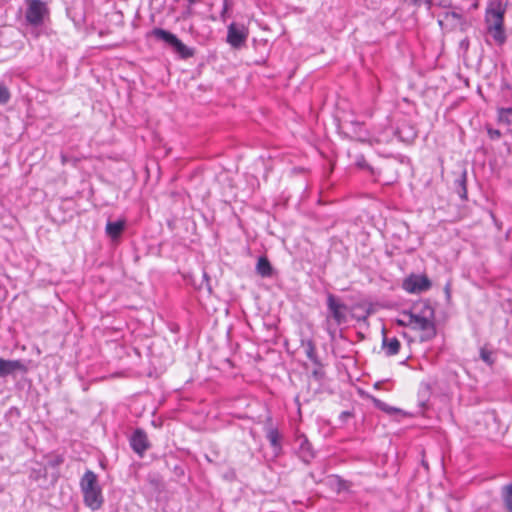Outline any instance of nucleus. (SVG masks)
I'll return each instance as SVG.
<instances>
[{"label": "nucleus", "instance_id": "obj_4", "mask_svg": "<svg viewBox=\"0 0 512 512\" xmlns=\"http://www.w3.org/2000/svg\"><path fill=\"white\" fill-rule=\"evenodd\" d=\"M25 21L32 27H40L49 15V8L42 0H26Z\"/></svg>", "mask_w": 512, "mask_h": 512}, {"label": "nucleus", "instance_id": "obj_35", "mask_svg": "<svg viewBox=\"0 0 512 512\" xmlns=\"http://www.w3.org/2000/svg\"><path fill=\"white\" fill-rule=\"evenodd\" d=\"M191 15H192V10H191V8H188L187 11L184 13V18L189 17Z\"/></svg>", "mask_w": 512, "mask_h": 512}, {"label": "nucleus", "instance_id": "obj_2", "mask_svg": "<svg viewBox=\"0 0 512 512\" xmlns=\"http://www.w3.org/2000/svg\"><path fill=\"white\" fill-rule=\"evenodd\" d=\"M79 486L85 506L92 511L99 510L103 506L104 497L96 473L86 470L80 479Z\"/></svg>", "mask_w": 512, "mask_h": 512}, {"label": "nucleus", "instance_id": "obj_25", "mask_svg": "<svg viewBox=\"0 0 512 512\" xmlns=\"http://www.w3.org/2000/svg\"><path fill=\"white\" fill-rule=\"evenodd\" d=\"M11 97L10 91L7 86L0 82V105H4L9 102Z\"/></svg>", "mask_w": 512, "mask_h": 512}, {"label": "nucleus", "instance_id": "obj_15", "mask_svg": "<svg viewBox=\"0 0 512 512\" xmlns=\"http://www.w3.org/2000/svg\"><path fill=\"white\" fill-rule=\"evenodd\" d=\"M454 191L462 200H467V172L463 170L454 180Z\"/></svg>", "mask_w": 512, "mask_h": 512}, {"label": "nucleus", "instance_id": "obj_21", "mask_svg": "<svg viewBox=\"0 0 512 512\" xmlns=\"http://www.w3.org/2000/svg\"><path fill=\"white\" fill-rule=\"evenodd\" d=\"M501 497L505 510L507 512H512V483L502 487Z\"/></svg>", "mask_w": 512, "mask_h": 512}, {"label": "nucleus", "instance_id": "obj_34", "mask_svg": "<svg viewBox=\"0 0 512 512\" xmlns=\"http://www.w3.org/2000/svg\"><path fill=\"white\" fill-rule=\"evenodd\" d=\"M461 47L467 49L469 46V40L467 38L463 39L460 43Z\"/></svg>", "mask_w": 512, "mask_h": 512}, {"label": "nucleus", "instance_id": "obj_20", "mask_svg": "<svg viewBox=\"0 0 512 512\" xmlns=\"http://www.w3.org/2000/svg\"><path fill=\"white\" fill-rule=\"evenodd\" d=\"M303 347L305 349V354L309 360H311L316 366H321V362L316 353V347L312 340H307L303 342Z\"/></svg>", "mask_w": 512, "mask_h": 512}, {"label": "nucleus", "instance_id": "obj_24", "mask_svg": "<svg viewBox=\"0 0 512 512\" xmlns=\"http://www.w3.org/2000/svg\"><path fill=\"white\" fill-rule=\"evenodd\" d=\"M372 401L376 408H378L379 410L384 411L390 415H392L396 412H400V409L391 407L387 403H385L382 400L377 399L375 397L372 398Z\"/></svg>", "mask_w": 512, "mask_h": 512}, {"label": "nucleus", "instance_id": "obj_16", "mask_svg": "<svg viewBox=\"0 0 512 512\" xmlns=\"http://www.w3.org/2000/svg\"><path fill=\"white\" fill-rule=\"evenodd\" d=\"M479 357L489 367H492L496 362V353L489 344H484L480 347Z\"/></svg>", "mask_w": 512, "mask_h": 512}, {"label": "nucleus", "instance_id": "obj_17", "mask_svg": "<svg viewBox=\"0 0 512 512\" xmlns=\"http://www.w3.org/2000/svg\"><path fill=\"white\" fill-rule=\"evenodd\" d=\"M256 272L261 277H271L273 274V268L268 258L265 256L259 257L256 265Z\"/></svg>", "mask_w": 512, "mask_h": 512}, {"label": "nucleus", "instance_id": "obj_33", "mask_svg": "<svg viewBox=\"0 0 512 512\" xmlns=\"http://www.w3.org/2000/svg\"><path fill=\"white\" fill-rule=\"evenodd\" d=\"M60 158H61V163H62L63 165H65V164H67V163H69V162H70V158H69L66 154H64V153H62V154L60 155Z\"/></svg>", "mask_w": 512, "mask_h": 512}, {"label": "nucleus", "instance_id": "obj_30", "mask_svg": "<svg viewBox=\"0 0 512 512\" xmlns=\"http://www.w3.org/2000/svg\"><path fill=\"white\" fill-rule=\"evenodd\" d=\"M356 165L360 168H363V169H369V170H372V168L370 167V165L366 162L365 158L363 155H360L359 157H357L356 159Z\"/></svg>", "mask_w": 512, "mask_h": 512}, {"label": "nucleus", "instance_id": "obj_37", "mask_svg": "<svg viewBox=\"0 0 512 512\" xmlns=\"http://www.w3.org/2000/svg\"><path fill=\"white\" fill-rule=\"evenodd\" d=\"M352 125L356 126V127H360L361 126V124L359 122H352Z\"/></svg>", "mask_w": 512, "mask_h": 512}, {"label": "nucleus", "instance_id": "obj_38", "mask_svg": "<svg viewBox=\"0 0 512 512\" xmlns=\"http://www.w3.org/2000/svg\"><path fill=\"white\" fill-rule=\"evenodd\" d=\"M445 292H447V294H449V286H446Z\"/></svg>", "mask_w": 512, "mask_h": 512}, {"label": "nucleus", "instance_id": "obj_11", "mask_svg": "<svg viewBox=\"0 0 512 512\" xmlns=\"http://www.w3.org/2000/svg\"><path fill=\"white\" fill-rule=\"evenodd\" d=\"M399 2L408 7L420 8L424 6L427 10L432 9L434 6H438L441 8H450L451 1L450 0H399Z\"/></svg>", "mask_w": 512, "mask_h": 512}, {"label": "nucleus", "instance_id": "obj_12", "mask_svg": "<svg viewBox=\"0 0 512 512\" xmlns=\"http://www.w3.org/2000/svg\"><path fill=\"white\" fill-rule=\"evenodd\" d=\"M382 344L381 348L384 351L385 355L388 357L397 355L401 348V343L396 337L388 338L386 336L385 328L382 329Z\"/></svg>", "mask_w": 512, "mask_h": 512}, {"label": "nucleus", "instance_id": "obj_3", "mask_svg": "<svg viewBox=\"0 0 512 512\" xmlns=\"http://www.w3.org/2000/svg\"><path fill=\"white\" fill-rule=\"evenodd\" d=\"M150 35L156 40L164 42L181 59H188L195 55V50L186 46L175 34L162 28H154Z\"/></svg>", "mask_w": 512, "mask_h": 512}, {"label": "nucleus", "instance_id": "obj_10", "mask_svg": "<svg viewBox=\"0 0 512 512\" xmlns=\"http://www.w3.org/2000/svg\"><path fill=\"white\" fill-rule=\"evenodd\" d=\"M15 372H27V366L22 360H6L0 357V378L13 375Z\"/></svg>", "mask_w": 512, "mask_h": 512}, {"label": "nucleus", "instance_id": "obj_31", "mask_svg": "<svg viewBox=\"0 0 512 512\" xmlns=\"http://www.w3.org/2000/svg\"><path fill=\"white\" fill-rule=\"evenodd\" d=\"M64 462V458L62 455L55 456L52 460L49 461V465L51 467H58Z\"/></svg>", "mask_w": 512, "mask_h": 512}, {"label": "nucleus", "instance_id": "obj_5", "mask_svg": "<svg viewBox=\"0 0 512 512\" xmlns=\"http://www.w3.org/2000/svg\"><path fill=\"white\" fill-rule=\"evenodd\" d=\"M248 35V29L244 25L233 22L228 26L226 41L232 48L239 49L245 45Z\"/></svg>", "mask_w": 512, "mask_h": 512}, {"label": "nucleus", "instance_id": "obj_36", "mask_svg": "<svg viewBox=\"0 0 512 512\" xmlns=\"http://www.w3.org/2000/svg\"><path fill=\"white\" fill-rule=\"evenodd\" d=\"M201 0H187L188 4L191 6L197 2H200Z\"/></svg>", "mask_w": 512, "mask_h": 512}, {"label": "nucleus", "instance_id": "obj_26", "mask_svg": "<svg viewBox=\"0 0 512 512\" xmlns=\"http://www.w3.org/2000/svg\"><path fill=\"white\" fill-rule=\"evenodd\" d=\"M336 478V491L340 493L341 491H348L350 489V482L344 480L340 476H335Z\"/></svg>", "mask_w": 512, "mask_h": 512}, {"label": "nucleus", "instance_id": "obj_9", "mask_svg": "<svg viewBox=\"0 0 512 512\" xmlns=\"http://www.w3.org/2000/svg\"><path fill=\"white\" fill-rule=\"evenodd\" d=\"M129 442L132 450L140 457H142L151 446L146 432L141 428H137L132 433Z\"/></svg>", "mask_w": 512, "mask_h": 512}, {"label": "nucleus", "instance_id": "obj_18", "mask_svg": "<svg viewBox=\"0 0 512 512\" xmlns=\"http://www.w3.org/2000/svg\"><path fill=\"white\" fill-rule=\"evenodd\" d=\"M266 438L270 443V446L276 451L281 449L282 436L277 428L270 426L266 432Z\"/></svg>", "mask_w": 512, "mask_h": 512}, {"label": "nucleus", "instance_id": "obj_29", "mask_svg": "<svg viewBox=\"0 0 512 512\" xmlns=\"http://www.w3.org/2000/svg\"><path fill=\"white\" fill-rule=\"evenodd\" d=\"M312 376L317 380V381H321L324 376H325V372L323 371L322 369V365L321 366H317V368H315L313 371H312Z\"/></svg>", "mask_w": 512, "mask_h": 512}, {"label": "nucleus", "instance_id": "obj_14", "mask_svg": "<svg viewBox=\"0 0 512 512\" xmlns=\"http://www.w3.org/2000/svg\"><path fill=\"white\" fill-rule=\"evenodd\" d=\"M463 21V17L456 11H445L442 13L441 18L438 19V24L443 27L444 24H449L452 27L460 25Z\"/></svg>", "mask_w": 512, "mask_h": 512}, {"label": "nucleus", "instance_id": "obj_23", "mask_svg": "<svg viewBox=\"0 0 512 512\" xmlns=\"http://www.w3.org/2000/svg\"><path fill=\"white\" fill-rule=\"evenodd\" d=\"M497 119L499 123L510 125L512 124V107L498 108Z\"/></svg>", "mask_w": 512, "mask_h": 512}, {"label": "nucleus", "instance_id": "obj_1", "mask_svg": "<svg viewBox=\"0 0 512 512\" xmlns=\"http://www.w3.org/2000/svg\"><path fill=\"white\" fill-rule=\"evenodd\" d=\"M507 3L502 0H491L485 9L484 25L486 31V43L502 47L508 39L505 27V14Z\"/></svg>", "mask_w": 512, "mask_h": 512}, {"label": "nucleus", "instance_id": "obj_28", "mask_svg": "<svg viewBox=\"0 0 512 512\" xmlns=\"http://www.w3.org/2000/svg\"><path fill=\"white\" fill-rule=\"evenodd\" d=\"M487 133L491 140H498L502 136L500 130L491 127L487 128Z\"/></svg>", "mask_w": 512, "mask_h": 512}, {"label": "nucleus", "instance_id": "obj_22", "mask_svg": "<svg viewBox=\"0 0 512 512\" xmlns=\"http://www.w3.org/2000/svg\"><path fill=\"white\" fill-rule=\"evenodd\" d=\"M299 449H300V452L302 454L303 459L306 462H309L310 459H312L314 457V453H313V450H312V445H311V443L308 441V439L306 437H304L301 440Z\"/></svg>", "mask_w": 512, "mask_h": 512}, {"label": "nucleus", "instance_id": "obj_7", "mask_svg": "<svg viewBox=\"0 0 512 512\" xmlns=\"http://www.w3.org/2000/svg\"><path fill=\"white\" fill-rule=\"evenodd\" d=\"M403 289L409 293H421L431 287V281L426 275L411 274L403 281Z\"/></svg>", "mask_w": 512, "mask_h": 512}, {"label": "nucleus", "instance_id": "obj_32", "mask_svg": "<svg viewBox=\"0 0 512 512\" xmlns=\"http://www.w3.org/2000/svg\"><path fill=\"white\" fill-rule=\"evenodd\" d=\"M352 412L350 411H343L341 412L340 416H339V419L342 421V422H345L348 418L352 417Z\"/></svg>", "mask_w": 512, "mask_h": 512}, {"label": "nucleus", "instance_id": "obj_19", "mask_svg": "<svg viewBox=\"0 0 512 512\" xmlns=\"http://www.w3.org/2000/svg\"><path fill=\"white\" fill-rule=\"evenodd\" d=\"M419 311L416 313H410V316L415 317H427L435 318V311L428 301H422L419 303Z\"/></svg>", "mask_w": 512, "mask_h": 512}, {"label": "nucleus", "instance_id": "obj_8", "mask_svg": "<svg viewBox=\"0 0 512 512\" xmlns=\"http://www.w3.org/2000/svg\"><path fill=\"white\" fill-rule=\"evenodd\" d=\"M410 322L422 331L421 341H429L436 336L435 318L410 316Z\"/></svg>", "mask_w": 512, "mask_h": 512}, {"label": "nucleus", "instance_id": "obj_6", "mask_svg": "<svg viewBox=\"0 0 512 512\" xmlns=\"http://www.w3.org/2000/svg\"><path fill=\"white\" fill-rule=\"evenodd\" d=\"M327 309L335 324L341 325L346 322L347 307L332 293L327 295Z\"/></svg>", "mask_w": 512, "mask_h": 512}, {"label": "nucleus", "instance_id": "obj_27", "mask_svg": "<svg viewBox=\"0 0 512 512\" xmlns=\"http://www.w3.org/2000/svg\"><path fill=\"white\" fill-rule=\"evenodd\" d=\"M231 8L230 0H223V7L220 13V18L223 22L227 19L228 10Z\"/></svg>", "mask_w": 512, "mask_h": 512}, {"label": "nucleus", "instance_id": "obj_13", "mask_svg": "<svg viewBox=\"0 0 512 512\" xmlns=\"http://www.w3.org/2000/svg\"><path fill=\"white\" fill-rule=\"evenodd\" d=\"M126 226V221L124 219H120L117 221H108L105 227L106 235L112 240L118 239L122 232L124 231Z\"/></svg>", "mask_w": 512, "mask_h": 512}]
</instances>
